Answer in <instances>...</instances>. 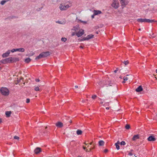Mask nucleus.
I'll use <instances>...</instances> for the list:
<instances>
[{"mask_svg":"<svg viewBox=\"0 0 157 157\" xmlns=\"http://www.w3.org/2000/svg\"><path fill=\"white\" fill-rule=\"evenodd\" d=\"M34 152L36 154H38L39 153V147H36L34 150Z\"/></svg>","mask_w":157,"mask_h":157,"instance_id":"obj_20","label":"nucleus"},{"mask_svg":"<svg viewBox=\"0 0 157 157\" xmlns=\"http://www.w3.org/2000/svg\"><path fill=\"white\" fill-rule=\"evenodd\" d=\"M125 144H126L125 142L124 141H122L120 143V144L121 145H124Z\"/></svg>","mask_w":157,"mask_h":157,"instance_id":"obj_27","label":"nucleus"},{"mask_svg":"<svg viewBox=\"0 0 157 157\" xmlns=\"http://www.w3.org/2000/svg\"><path fill=\"white\" fill-rule=\"evenodd\" d=\"M79 25H76L75 26H74L73 28L72 29V30L75 31H77L79 30Z\"/></svg>","mask_w":157,"mask_h":157,"instance_id":"obj_13","label":"nucleus"},{"mask_svg":"<svg viewBox=\"0 0 157 157\" xmlns=\"http://www.w3.org/2000/svg\"><path fill=\"white\" fill-rule=\"evenodd\" d=\"M2 94L5 96H7L9 94V91L6 87H2L0 89Z\"/></svg>","mask_w":157,"mask_h":157,"instance_id":"obj_3","label":"nucleus"},{"mask_svg":"<svg viewBox=\"0 0 157 157\" xmlns=\"http://www.w3.org/2000/svg\"><path fill=\"white\" fill-rule=\"evenodd\" d=\"M98 144L99 146H102L104 145V142L103 140H101L99 141Z\"/></svg>","mask_w":157,"mask_h":157,"instance_id":"obj_22","label":"nucleus"},{"mask_svg":"<svg viewBox=\"0 0 157 157\" xmlns=\"http://www.w3.org/2000/svg\"><path fill=\"white\" fill-rule=\"evenodd\" d=\"M111 6L116 9H117L119 6V3L118 0H113L111 4Z\"/></svg>","mask_w":157,"mask_h":157,"instance_id":"obj_4","label":"nucleus"},{"mask_svg":"<svg viewBox=\"0 0 157 157\" xmlns=\"http://www.w3.org/2000/svg\"><path fill=\"white\" fill-rule=\"evenodd\" d=\"M124 81H123V82H122L123 83H125V82Z\"/></svg>","mask_w":157,"mask_h":157,"instance_id":"obj_56","label":"nucleus"},{"mask_svg":"<svg viewBox=\"0 0 157 157\" xmlns=\"http://www.w3.org/2000/svg\"><path fill=\"white\" fill-rule=\"evenodd\" d=\"M95 15H94V14L91 16V17L92 18H94V17Z\"/></svg>","mask_w":157,"mask_h":157,"instance_id":"obj_43","label":"nucleus"},{"mask_svg":"<svg viewBox=\"0 0 157 157\" xmlns=\"http://www.w3.org/2000/svg\"><path fill=\"white\" fill-rule=\"evenodd\" d=\"M123 79L124 81H127L128 80V78L126 77H124Z\"/></svg>","mask_w":157,"mask_h":157,"instance_id":"obj_34","label":"nucleus"},{"mask_svg":"<svg viewBox=\"0 0 157 157\" xmlns=\"http://www.w3.org/2000/svg\"><path fill=\"white\" fill-rule=\"evenodd\" d=\"M75 88H77L78 87V86H75Z\"/></svg>","mask_w":157,"mask_h":157,"instance_id":"obj_53","label":"nucleus"},{"mask_svg":"<svg viewBox=\"0 0 157 157\" xmlns=\"http://www.w3.org/2000/svg\"><path fill=\"white\" fill-rule=\"evenodd\" d=\"M34 89L36 91L39 90V88L38 86L35 87Z\"/></svg>","mask_w":157,"mask_h":157,"instance_id":"obj_31","label":"nucleus"},{"mask_svg":"<svg viewBox=\"0 0 157 157\" xmlns=\"http://www.w3.org/2000/svg\"><path fill=\"white\" fill-rule=\"evenodd\" d=\"M6 1L5 0L2 1L1 2V4L2 5H3L6 2Z\"/></svg>","mask_w":157,"mask_h":157,"instance_id":"obj_30","label":"nucleus"},{"mask_svg":"<svg viewBox=\"0 0 157 157\" xmlns=\"http://www.w3.org/2000/svg\"><path fill=\"white\" fill-rule=\"evenodd\" d=\"M76 133L78 135H81L82 133V131L79 129H78L76 131Z\"/></svg>","mask_w":157,"mask_h":157,"instance_id":"obj_21","label":"nucleus"},{"mask_svg":"<svg viewBox=\"0 0 157 157\" xmlns=\"http://www.w3.org/2000/svg\"><path fill=\"white\" fill-rule=\"evenodd\" d=\"M83 149L84 150H86V147H84V146H83Z\"/></svg>","mask_w":157,"mask_h":157,"instance_id":"obj_47","label":"nucleus"},{"mask_svg":"<svg viewBox=\"0 0 157 157\" xmlns=\"http://www.w3.org/2000/svg\"><path fill=\"white\" fill-rule=\"evenodd\" d=\"M137 21L140 22H147V23H152L155 21L154 20H150L147 19H142L140 18L137 20Z\"/></svg>","mask_w":157,"mask_h":157,"instance_id":"obj_2","label":"nucleus"},{"mask_svg":"<svg viewBox=\"0 0 157 157\" xmlns=\"http://www.w3.org/2000/svg\"><path fill=\"white\" fill-rule=\"evenodd\" d=\"M103 101H101V104H103Z\"/></svg>","mask_w":157,"mask_h":157,"instance_id":"obj_52","label":"nucleus"},{"mask_svg":"<svg viewBox=\"0 0 157 157\" xmlns=\"http://www.w3.org/2000/svg\"><path fill=\"white\" fill-rule=\"evenodd\" d=\"M109 104V103L108 102H106V103H105V104Z\"/></svg>","mask_w":157,"mask_h":157,"instance_id":"obj_58","label":"nucleus"},{"mask_svg":"<svg viewBox=\"0 0 157 157\" xmlns=\"http://www.w3.org/2000/svg\"><path fill=\"white\" fill-rule=\"evenodd\" d=\"M76 34V33L75 32H72L71 33V35L72 36H74L75 35V34Z\"/></svg>","mask_w":157,"mask_h":157,"instance_id":"obj_40","label":"nucleus"},{"mask_svg":"<svg viewBox=\"0 0 157 157\" xmlns=\"http://www.w3.org/2000/svg\"><path fill=\"white\" fill-rule=\"evenodd\" d=\"M14 138L15 139L18 140L19 137L17 136H15L14 137Z\"/></svg>","mask_w":157,"mask_h":157,"instance_id":"obj_36","label":"nucleus"},{"mask_svg":"<svg viewBox=\"0 0 157 157\" xmlns=\"http://www.w3.org/2000/svg\"><path fill=\"white\" fill-rule=\"evenodd\" d=\"M147 140L148 141H155L156 139L155 138L154 136H149L148 138H147Z\"/></svg>","mask_w":157,"mask_h":157,"instance_id":"obj_11","label":"nucleus"},{"mask_svg":"<svg viewBox=\"0 0 157 157\" xmlns=\"http://www.w3.org/2000/svg\"><path fill=\"white\" fill-rule=\"evenodd\" d=\"M118 71V70H115L114 71V72L115 73H116L117 72V71Z\"/></svg>","mask_w":157,"mask_h":157,"instance_id":"obj_48","label":"nucleus"},{"mask_svg":"<svg viewBox=\"0 0 157 157\" xmlns=\"http://www.w3.org/2000/svg\"><path fill=\"white\" fill-rule=\"evenodd\" d=\"M94 36V35L90 34L88 35L86 37L83 38L82 40H88L90 39L93 38Z\"/></svg>","mask_w":157,"mask_h":157,"instance_id":"obj_9","label":"nucleus"},{"mask_svg":"<svg viewBox=\"0 0 157 157\" xmlns=\"http://www.w3.org/2000/svg\"><path fill=\"white\" fill-rule=\"evenodd\" d=\"M31 61V59L29 58H27L25 59V62L26 63H29Z\"/></svg>","mask_w":157,"mask_h":157,"instance_id":"obj_24","label":"nucleus"},{"mask_svg":"<svg viewBox=\"0 0 157 157\" xmlns=\"http://www.w3.org/2000/svg\"><path fill=\"white\" fill-rule=\"evenodd\" d=\"M10 50H9L6 52L5 53H3L2 55V56L3 58H6L9 56L10 54Z\"/></svg>","mask_w":157,"mask_h":157,"instance_id":"obj_10","label":"nucleus"},{"mask_svg":"<svg viewBox=\"0 0 157 157\" xmlns=\"http://www.w3.org/2000/svg\"><path fill=\"white\" fill-rule=\"evenodd\" d=\"M143 88L141 86H140L137 88L136 89V91L137 92H140L142 91Z\"/></svg>","mask_w":157,"mask_h":157,"instance_id":"obj_16","label":"nucleus"},{"mask_svg":"<svg viewBox=\"0 0 157 157\" xmlns=\"http://www.w3.org/2000/svg\"><path fill=\"white\" fill-rule=\"evenodd\" d=\"M16 49H13L11 50H10V52H17L16 51Z\"/></svg>","mask_w":157,"mask_h":157,"instance_id":"obj_33","label":"nucleus"},{"mask_svg":"<svg viewBox=\"0 0 157 157\" xmlns=\"http://www.w3.org/2000/svg\"><path fill=\"white\" fill-rule=\"evenodd\" d=\"M85 144H86V145H87V144H86V143H85Z\"/></svg>","mask_w":157,"mask_h":157,"instance_id":"obj_64","label":"nucleus"},{"mask_svg":"<svg viewBox=\"0 0 157 157\" xmlns=\"http://www.w3.org/2000/svg\"><path fill=\"white\" fill-rule=\"evenodd\" d=\"M128 63H129V62H128V60L124 61L123 62V63H124V64L125 65H126L128 64Z\"/></svg>","mask_w":157,"mask_h":157,"instance_id":"obj_32","label":"nucleus"},{"mask_svg":"<svg viewBox=\"0 0 157 157\" xmlns=\"http://www.w3.org/2000/svg\"><path fill=\"white\" fill-rule=\"evenodd\" d=\"M94 15H97L99 14H100L101 13V12L99 10H94Z\"/></svg>","mask_w":157,"mask_h":157,"instance_id":"obj_15","label":"nucleus"},{"mask_svg":"<svg viewBox=\"0 0 157 157\" xmlns=\"http://www.w3.org/2000/svg\"><path fill=\"white\" fill-rule=\"evenodd\" d=\"M0 63H3V64H5L7 63V62L6 59H2V60H1L0 61Z\"/></svg>","mask_w":157,"mask_h":157,"instance_id":"obj_23","label":"nucleus"},{"mask_svg":"<svg viewBox=\"0 0 157 157\" xmlns=\"http://www.w3.org/2000/svg\"><path fill=\"white\" fill-rule=\"evenodd\" d=\"M34 54V53L33 52H32L31 53H30L29 54H28V55H27V56H31L33 55Z\"/></svg>","mask_w":157,"mask_h":157,"instance_id":"obj_29","label":"nucleus"},{"mask_svg":"<svg viewBox=\"0 0 157 157\" xmlns=\"http://www.w3.org/2000/svg\"><path fill=\"white\" fill-rule=\"evenodd\" d=\"M61 40L62 41L65 42L66 41L67 39L65 37H62Z\"/></svg>","mask_w":157,"mask_h":157,"instance_id":"obj_25","label":"nucleus"},{"mask_svg":"<svg viewBox=\"0 0 157 157\" xmlns=\"http://www.w3.org/2000/svg\"><path fill=\"white\" fill-rule=\"evenodd\" d=\"M128 155L130 156H132V155H133V154H132V152H129V153Z\"/></svg>","mask_w":157,"mask_h":157,"instance_id":"obj_39","label":"nucleus"},{"mask_svg":"<svg viewBox=\"0 0 157 157\" xmlns=\"http://www.w3.org/2000/svg\"><path fill=\"white\" fill-rule=\"evenodd\" d=\"M50 54V53L49 52H46L41 53L40 54V58H41L46 57Z\"/></svg>","mask_w":157,"mask_h":157,"instance_id":"obj_5","label":"nucleus"},{"mask_svg":"<svg viewBox=\"0 0 157 157\" xmlns=\"http://www.w3.org/2000/svg\"><path fill=\"white\" fill-rule=\"evenodd\" d=\"M40 153L41 152H42V150H41V148H40Z\"/></svg>","mask_w":157,"mask_h":157,"instance_id":"obj_49","label":"nucleus"},{"mask_svg":"<svg viewBox=\"0 0 157 157\" xmlns=\"http://www.w3.org/2000/svg\"><path fill=\"white\" fill-rule=\"evenodd\" d=\"M98 84L101 87H103L104 86L107 87L110 86H112L110 80L107 78L102 79L100 81Z\"/></svg>","mask_w":157,"mask_h":157,"instance_id":"obj_1","label":"nucleus"},{"mask_svg":"<svg viewBox=\"0 0 157 157\" xmlns=\"http://www.w3.org/2000/svg\"><path fill=\"white\" fill-rule=\"evenodd\" d=\"M90 145H91V143H90Z\"/></svg>","mask_w":157,"mask_h":157,"instance_id":"obj_62","label":"nucleus"},{"mask_svg":"<svg viewBox=\"0 0 157 157\" xmlns=\"http://www.w3.org/2000/svg\"><path fill=\"white\" fill-rule=\"evenodd\" d=\"M84 33V30L82 29H79L78 32L76 33V35L78 37L81 36Z\"/></svg>","mask_w":157,"mask_h":157,"instance_id":"obj_7","label":"nucleus"},{"mask_svg":"<svg viewBox=\"0 0 157 157\" xmlns=\"http://www.w3.org/2000/svg\"><path fill=\"white\" fill-rule=\"evenodd\" d=\"M122 8H124L128 4L127 0H120Z\"/></svg>","mask_w":157,"mask_h":157,"instance_id":"obj_8","label":"nucleus"},{"mask_svg":"<svg viewBox=\"0 0 157 157\" xmlns=\"http://www.w3.org/2000/svg\"><path fill=\"white\" fill-rule=\"evenodd\" d=\"M138 30H139V31H140V30H141V29H138Z\"/></svg>","mask_w":157,"mask_h":157,"instance_id":"obj_60","label":"nucleus"},{"mask_svg":"<svg viewBox=\"0 0 157 157\" xmlns=\"http://www.w3.org/2000/svg\"><path fill=\"white\" fill-rule=\"evenodd\" d=\"M2 122V120L1 118H0V123H1Z\"/></svg>","mask_w":157,"mask_h":157,"instance_id":"obj_51","label":"nucleus"},{"mask_svg":"<svg viewBox=\"0 0 157 157\" xmlns=\"http://www.w3.org/2000/svg\"><path fill=\"white\" fill-rule=\"evenodd\" d=\"M69 6L68 5H63V4H60L59 6L60 9L61 10H66L68 8Z\"/></svg>","mask_w":157,"mask_h":157,"instance_id":"obj_6","label":"nucleus"},{"mask_svg":"<svg viewBox=\"0 0 157 157\" xmlns=\"http://www.w3.org/2000/svg\"><path fill=\"white\" fill-rule=\"evenodd\" d=\"M115 145L117 150H119L120 149V146L118 144H115Z\"/></svg>","mask_w":157,"mask_h":157,"instance_id":"obj_26","label":"nucleus"},{"mask_svg":"<svg viewBox=\"0 0 157 157\" xmlns=\"http://www.w3.org/2000/svg\"><path fill=\"white\" fill-rule=\"evenodd\" d=\"M133 151V150L132 149L130 150V152H131Z\"/></svg>","mask_w":157,"mask_h":157,"instance_id":"obj_55","label":"nucleus"},{"mask_svg":"<svg viewBox=\"0 0 157 157\" xmlns=\"http://www.w3.org/2000/svg\"><path fill=\"white\" fill-rule=\"evenodd\" d=\"M97 96L95 95H93L92 96V98L94 99H95V98L97 97Z\"/></svg>","mask_w":157,"mask_h":157,"instance_id":"obj_35","label":"nucleus"},{"mask_svg":"<svg viewBox=\"0 0 157 157\" xmlns=\"http://www.w3.org/2000/svg\"><path fill=\"white\" fill-rule=\"evenodd\" d=\"M115 144H118L119 145V144H120V142L119 141H118Z\"/></svg>","mask_w":157,"mask_h":157,"instance_id":"obj_44","label":"nucleus"},{"mask_svg":"<svg viewBox=\"0 0 157 157\" xmlns=\"http://www.w3.org/2000/svg\"><path fill=\"white\" fill-rule=\"evenodd\" d=\"M80 48H83V47L82 46H80Z\"/></svg>","mask_w":157,"mask_h":157,"instance_id":"obj_54","label":"nucleus"},{"mask_svg":"<svg viewBox=\"0 0 157 157\" xmlns=\"http://www.w3.org/2000/svg\"><path fill=\"white\" fill-rule=\"evenodd\" d=\"M56 124L58 128H61L63 126V124L60 122H58Z\"/></svg>","mask_w":157,"mask_h":157,"instance_id":"obj_12","label":"nucleus"},{"mask_svg":"<svg viewBox=\"0 0 157 157\" xmlns=\"http://www.w3.org/2000/svg\"><path fill=\"white\" fill-rule=\"evenodd\" d=\"M106 109H107V110L109 109V107H106Z\"/></svg>","mask_w":157,"mask_h":157,"instance_id":"obj_50","label":"nucleus"},{"mask_svg":"<svg viewBox=\"0 0 157 157\" xmlns=\"http://www.w3.org/2000/svg\"><path fill=\"white\" fill-rule=\"evenodd\" d=\"M36 82H39V78H38L37 79H36Z\"/></svg>","mask_w":157,"mask_h":157,"instance_id":"obj_45","label":"nucleus"},{"mask_svg":"<svg viewBox=\"0 0 157 157\" xmlns=\"http://www.w3.org/2000/svg\"><path fill=\"white\" fill-rule=\"evenodd\" d=\"M120 78H122V77L121 76H120Z\"/></svg>","mask_w":157,"mask_h":157,"instance_id":"obj_57","label":"nucleus"},{"mask_svg":"<svg viewBox=\"0 0 157 157\" xmlns=\"http://www.w3.org/2000/svg\"><path fill=\"white\" fill-rule=\"evenodd\" d=\"M126 129H128L130 128V126L129 124H126L125 126Z\"/></svg>","mask_w":157,"mask_h":157,"instance_id":"obj_28","label":"nucleus"},{"mask_svg":"<svg viewBox=\"0 0 157 157\" xmlns=\"http://www.w3.org/2000/svg\"><path fill=\"white\" fill-rule=\"evenodd\" d=\"M155 72H156V73H157V69H156V70H155Z\"/></svg>","mask_w":157,"mask_h":157,"instance_id":"obj_59","label":"nucleus"},{"mask_svg":"<svg viewBox=\"0 0 157 157\" xmlns=\"http://www.w3.org/2000/svg\"><path fill=\"white\" fill-rule=\"evenodd\" d=\"M11 113V111H6V112L5 114L7 117H9L10 116V115Z\"/></svg>","mask_w":157,"mask_h":157,"instance_id":"obj_19","label":"nucleus"},{"mask_svg":"<svg viewBox=\"0 0 157 157\" xmlns=\"http://www.w3.org/2000/svg\"><path fill=\"white\" fill-rule=\"evenodd\" d=\"M100 99V100H102L101 99Z\"/></svg>","mask_w":157,"mask_h":157,"instance_id":"obj_63","label":"nucleus"},{"mask_svg":"<svg viewBox=\"0 0 157 157\" xmlns=\"http://www.w3.org/2000/svg\"><path fill=\"white\" fill-rule=\"evenodd\" d=\"M104 151L106 153L108 151V150L107 149H105Z\"/></svg>","mask_w":157,"mask_h":157,"instance_id":"obj_42","label":"nucleus"},{"mask_svg":"<svg viewBox=\"0 0 157 157\" xmlns=\"http://www.w3.org/2000/svg\"><path fill=\"white\" fill-rule=\"evenodd\" d=\"M81 21L84 24H86L87 23V22L86 21Z\"/></svg>","mask_w":157,"mask_h":157,"instance_id":"obj_41","label":"nucleus"},{"mask_svg":"<svg viewBox=\"0 0 157 157\" xmlns=\"http://www.w3.org/2000/svg\"><path fill=\"white\" fill-rule=\"evenodd\" d=\"M39 59V56H38L36 58V59Z\"/></svg>","mask_w":157,"mask_h":157,"instance_id":"obj_46","label":"nucleus"},{"mask_svg":"<svg viewBox=\"0 0 157 157\" xmlns=\"http://www.w3.org/2000/svg\"><path fill=\"white\" fill-rule=\"evenodd\" d=\"M139 136L140 135L139 134L134 135L132 138V140L135 141L139 139Z\"/></svg>","mask_w":157,"mask_h":157,"instance_id":"obj_14","label":"nucleus"},{"mask_svg":"<svg viewBox=\"0 0 157 157\" xmlns=\"http://www.w3.org/2000/svg\"><path fill=\"white\" fill-rule=\"evenodd\" d=\"M30 99H29V98H27V99L26 100V102L27 103H29V102H30Z\"/></svg>","mask_w":157,"mask_h":157,"instance_id":"obj_37","label":"nucleus"},{"mask_svg":"<svg viewBox=\"0 0 157 157\" xmlns=\"http://www.w3.org/2000/svg\"><path fill=\"white\" fill-rule=\"evenodd\" d=\"M91 149L90 148V149L89 150H88V149L86 150V151L87 152H89L91 151Z\"/></svg>","mask_w":157,"mask_h":157,"instance_id":"obj_38","label":"nucleus"},{"mask_svg":"<svg viewBox=\"0 0 157 157\" xmlns=\"http://www.w3.org/2000/svg\"><path fill=\"white\" fill-rule=\"evenodd\" d=\"M118 70H119L118 68H117L116 70H118Z\"/></svg>","mask_w":157,"mask_h":157,"instance_id":"obj_61","label":"nucleus"},{"mask_svg":"<svg viewBox=\"0 0 157 157\" xmlns=\"http://www.w3.org/2000/svg\"><path fill=\"white\" fill-rule=\"evenodd\" d=\"M6 59L7 63L12 62L13 60V59L12 57H9Z\"/></svg>","mask_w":157,"mask_h":157,"instance_id":"obj_18","label":"nucleus"},{"mask_svg":"<svg viewBox=\"0 0 157 157\" xmlns=\"http://www.w3.org/2000/svg\"><path fill=\"white\" fill-rule=\"evenodd\" d=\"M16 50L17 51H18L21 52H23L25 51V49L23 48H16Z\"/></svg>","mask_w":157,"mask_h":157,"instance_id":"obj_17","label":"nucleus"}]
</instances>
